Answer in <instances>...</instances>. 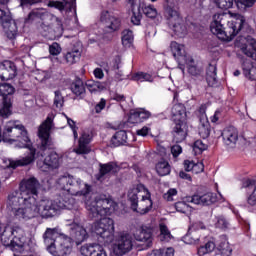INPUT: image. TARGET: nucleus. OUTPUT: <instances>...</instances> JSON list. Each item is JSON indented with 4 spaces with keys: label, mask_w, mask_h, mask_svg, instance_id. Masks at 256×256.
Wrapping results in <instances>:
<instances>
[{
    "label": "nucleus",
    "mask_w": 256,
    "mask_h": 256,
    "mask_svg": "<svg viewBox=\"0 0 256 256\" xmlns=\"http://www.w3.org/2000/svg\"><path fill=\"white\" fill-rule=\"evenodd\" d=\"M153 209V200L151 199V193L147 191L145 196L138 201L136 204V209H132L134 213H138V215H147Z\"/></svg>",
    "instance_id": "nucleus-20"
},
{
    "label": "nucleus",
    "mask_w": 256,
    "mask_h": 256,
    "mask_svg": "<svg viewBox=\"0 0 256 256\" xmlns=\"http://www.w3.org/2000/svg\"><path fill=\"white\" fill-rule=\"evenodd\" d=\"M198 133L202 139H207L211 135V124H209V121L200 124Z\"/></svg>",
    "instance_id": "nucleus-47"
},
{
    "label": "nucleus",
    "mask_w": 256,
    "mask_h": 256,
    "mask_svg": "<svg viewBox=\"0 0 256 256\" xmlns=\"http://www.w3.org/2000/svg\"><path fill=\"white\" fill-rule=\"evenodd\" d=\"M244 75H246V77H249V79L251 81H255L256 80V68L252 67L248 70L244 69Z\"/></svg>",
    "instance_id": "nucleus-61"
},
{
    "label": "nucleus",
    "mask_w": 256,
    "mask_h": 256,
    "mask_svg": "<svg viewBox=\"0 0 256 256\" xmlns=\"http://www.w3.org/2000/svg\"><path fill=\"white\" fill-rule=\"evenodd\" d=\"M166 17L168 19V25L170 29L174 31L175 35H178V37L187 35V26L185 25V21H183V17L179 14V11L172 7H167Z\"/></svg>",
    "instance_id": "nucleus-8"
},
{
    "label": "nucleus",
    "mask_w": 256,
    "mask_h": 256,
    "mask_svg": "<svg viewBox=\"0 0 256 256\" xmlns=\"http://www.w3.org/2000/svg\"><path fill=\"white\" fill-rule=\"evenodd\" d=\"M40 187L39 180L35 177H31L27 180H24L20 184V191H26L28 197H36L38 189Z\"/></svg>",
    "instance_id": "nucleus-21"
},
{
    "label": "nucleus",
    "mask_w": 256,
    "mask_h": 256,
    "mask_svg": "<svg viewBox=\"0 0 256 256\" xmlns=\"http://www.w3.org/2000/svg\"><path fill=\"white\" fill-rule=\"evenodd\" d=\"M57 187L62 191H66L69 195L85 196L91 193V186L87 183H83L81 178H77L73 175L61 176L57 180Z\"/></svg>",
    "instance_id": "nucleus-5"
},
{
    "label": "nucleus",
    "mask_w": 256,
    "mask_h": 256,
    "mask_svg": "<svg viewBox=\"0 0 256 256\" xmlns=\"http://www.w3.org/2000/svg\"><path fill=\"white\" fill-rule=\"evenodd\" d=\"M159 237H160V240L166 241V243H168V241H171L173 236L171 235V231H169V228H167V225L160 224V236Z\"/></svg>",
    "instance_id": "nucleus-49"
},
{
    "label": "nucleus",
    "mask_w": 256,
    "mask_h": 256,
    "mask_svg": "<svg viewBox=\"0 0 256 256\" xmlns=\"http://www.w3.org/2000/svg\"><path fill=\"white\" fill-rule=\"evenodd\" d=\"M60 165L61 161L59 154H57V152H51L45 157L42 166H40V169L44 173H47L49 171H55V169H59Z\"/></svg>",
    "instance_id": "nucleus-18"
},
{
    "label": "nucleus",
    "mask_w": 256,
    "mask_h": 256,
    "mask_svg": "<svg viewBox=\"0 0 256 256\" xmlns=\"http://www.w3.org/2000/svg\"><path fill=\"white\" fill-rule=\"evenodd\" d=\"M222 139L223 143L227 145V147H235L237 145V141L239 140V132L237 128L233 126H229L222 131Z\"/></svg>",
    "instance_id": "nucleus-22"
},
{
    "label": "nucleus",
    "mask_w": 256,
    "mask_h": 256,
    "mask_svg": "<svg viewBox=\"0 0 256 256\" xmlns=\"http://www.w3.org/2000/svg\"><path fill=\"white\" fill-rule=\"evenodd\" d=\"M206 81L209 87H215L217 85V64H209L206 71Z\"/></svg>",
    "instance_id": "nucleus-38"
},
{
    "label": "nucleus",
    "mask_w": 256,
    "mask_h": 256,
    "mask_svg": "<svg viewBox=\"0 0 256 256\" xmlns=\"http://www.w3.org/2000/svg\"><path fill=\"white\" fill-rule=\"evenodd\" d=\"M93 140V135L89 132H83L78 141V147L74 149L77 155H87L91 153L89 144Z\"/></svg>",
    "instance_id": "nucleus-19"
},
{
    "label": "nucleus",
    "mask_w": 256,
    "mask_h": 256,
    "mask_svg": "<svg viewBox=\"0 0 256 256\" xmlns=\"http://www.w3.org/2000/svg\"><path fill=\"white\" fill-rule=\"evenodd\" d=\"M215 226L218 229H223L225 231L226 229H229L230 223H229V220H227V218H225V216H219L217 218V222H216Z\"/></svg>",
    "instance_id": "nucleus-50"
},
{
    "label": "nucleus",
    "mask_w": 256,
    "mask_h": 256,
    "mask_svg": "<svg viewBox=\"0 0 256 256\" xmlns=\"http://www.w3.org/2000/svg\"><path fill=\"white\" fill-rule=\"evenodd\" d=\"M55 97H54V105L57 109H61L63 107V104L65 103V100L63 98V95L61 94L60 90H56L54 92Z\"/></svg>",
    "instance_id": "nucleus-51"
},
{
    "label": "nucleus",
    "mask_w": 256,
    "mask_h": 256,
    "mask_svg": "<svg viewBox=\"0 0 256 256\" xmlns=\"http://www.w3.org/2000/svg\"><path fill=\"white\" fill-rule=\"evenodd\" d=\"M171 153H172L173 157H177L183 153V148L181 147V145L176 144L171 147Z\"/></svg>",
    "instance_id": "nucleus-63"
},
{
    "label": "nucleus",
    "mask_w": 256,
    "mask_h": 256,
    "mask_svg": "<svg viewBox=\"0 0 256 256\" xmlns=\"http://www.w3.org/2000/svg\"><path fill=\"white\" fill-rule=\"evenodd\" d=\"M117 203L106 195H99L93 201L86 202V209L92 219H98L94 224V233L103 239L104 243H112L115 239V221L107 215L117 211Z\"/></svg>",
    "instance_id": "nucleus-1"
},
{
    "label": "nucleus",
    "mask_w": 256,
    "mask_h": 256,
    "mask_svg": "<svg viewBox=\"0 0 256 256\" xmlns=\"http://www.w3.org/2000/svg\"><path fill=\"white\" fill-rule=\"evenodd\" d=\"M70 90L76 97H84L86 93V84L81 78H76L70 85Z\"/></svg>",
    "instance_id": "nucleus-34"
},
{
    "label": "nucleus",
    "mask_w": 256,
    "mask_h": 256,
    "mask_svg": "<svg viewBox=\"0 0 256 256\" xmlns=\"http://www.w3.org/2000/svg\"><path fill=\"white\" fill-rule=\"evenodd\" d=\"M149 133H151V128L149 126H144L136 131V135L139 137H147Z\"/></svg>",
    "instance_id": "nucleus-60"
},
{
    "label": "nucleus",
    "mask_w": 256,
    "mask_h": 256,
    "mask_svg": "<svg viewBox=\"0 0 256 256\" xmlns=\"http://www.w3.org/2000/svg\"><path fill=\"white\" fill-rule=\"evenodd\" d=\"M14 216L16 219H23L24 221H29L30 219L41 217L39 202H37V198L30 196L22 208L14 212Z\"/></svg>",
    "instance_id": "nucleus-7"
},
{
    "label": "nucleus",
    "mask_w": 256,
    "mask_h": 256,
    "mask_svg": "<svg viewBox=\"0 0 256 256\" xmlns=\"http://www.w3.org/2000/svg\"><path fill=\"white\" fill-rule=\"evenodd\" d=\"M148 19H155L157 17V8L153 6V4H148L145 2H139V5L136 9L133 8V14L131 17V21L133 25H141V19H143V14Z\"/></svg>",
    "instance_id": "nucleus-10"
},
{
    "label": "nucleus",
    "mask_w": 256,
    "mask_h": 256,
    "mask_svg": "<svg viewBox=\"0 0 256 256\" xmlns=\"http://www.w3.org/2000/svg\"><path fill=\"white\" fill-rule=\"evenodd\" d=\"M171 135L174 143H183L187 139L189 126L187 125V108L181 103H176L171 109Z\"/></svg>",
    "instance_id": "nucleus-3"
},
{
    "label": "nucleus",
    "mask_w": 256,
    "mask_h": 256,
    "mask_svg": "<svg viewBox=\"0 0 256 256\" xmlns=\"http://www.w3.org/2000/svg\"><path fill=\"white\" fill-rule=\"evenodd\" d=\"M160 253V256H175V249L173 247L161 248Z\"/></svg>",
    "instance_id": "nucleus-62"
},
{
    "label": "nucleus",
    "mask_w": 256,
    "mask_h": 256,
    "mask_svg": "<svg viewBox=\"0 0 256 256\" xmlns=\"http://www.w3.org/2000/svg\"><path fill=\"white\" fill-rule=\"evenodd\" d=\"M65 235L59 233L57 228H47L43 234L44 243L49 251V247H54L58 239H64Z\"/></svg>",
    "instance_id": "nucleus-23"
},
{
    "label": "nucleus",
    "mask_w": 256,
    "mask_h": 256,
    "mask_svg": "<svg viewBox=\"0 0 256 256\" xmlns=\"http://www.w3.org/2000/svg\"><path fill=\"white\" fill-rule=\"evenodd\" d=\"M245 24L246 21L243 15H237L235 21L229 24L227 14L218 13L213 16L210 31L222 41H233L239 34V31L243 30Z\"/></svg>",
    "instance_id": "nucleus-2"
},
{
    "label": "nucleus",
    "mask_w": 256,
    "mask_h": 256,
    "mask_svg": "<svg viewBox=\"0 0 256 256\" xmlns=\"http://www.w3.org/2000/svg\"><path fill=\"white\" fill-rule=\"evenodd\" d=\"M217 246L215 245V242L209 240L208 242L205 243V245L200 246L198 248V255L199 256H205L207 253H213L215 251V248Z\"/></svg>",
    "instance_id": "nucleus-45"
},
{
    "label": "nucleus",
    "mask_w": 256,
    "mask_h": 256,
    "mask_svg": "<svg viewBox=\"0 0 256 256\" xmlns=\"http://www.w3.org/2000/svg\"><path fill=\"white\" fill-rule=\"evenodd\" d=\"M66 62L69 65L77 63L81 59V48H74L70 52H67L65 55Z\"/></svg>",
    "instance_id": "nucleus-41"
},
{
    "label": "nucleus",
    "mask_w": 256,
    "mask_h": 256,
    "mask_svg": "<svg viewBox=\"0 0 256 256\" xmlns=\"http://www.w3.org/2000/svg\"><path fill=\"white\" fill-rule=\"evenodd\" d=\"M185 65L188 69V73L193 77H198V75H201V69L197 68V65H195V60L191 56L183 61V66H179L182 71H185Z\"/></svg>",
    "instance_id": "nucleus-35"
},
{
    "label": "nucleus",
    "mask_w": 256,
    "mask_h": 256,
    "mask_svg": "<svg viewBox=\"0 0 256 256\" xmlns=\"http://www.w3.org/2000/svg\"><path fill=\"white\" fill-rule=\"evenodd\" d=\"M5 29V34L8 39H15L19 33V30L17 28V22L15 20L11 19V16H9L8 21H4L2 24Z\"/></svg>",
    "instance_id": "nucleus-33"
},
{
    "label": "nucleus",
    "mask_w": 256,
    "mask_h": 256,
    "mask_svg": "<svg viewBox=\"0 0 256 256\" xmlns=\"http://www.w3.org/2000/svg\"><path fill=\"white\" fill-rule=\"evenodd\" d=\"M17 77V66L15 62L9 60L4 61L0 65V79L1 81H11Z\"/></svg>",
    "instance_id": "nucleus-17"
},
{
    "label": "nucleus",
    "mask_w": 256,
    "mask_h": 256,
    "mask_svg": "<svg viewBox=\"0 0 256 256\" xmlns=\"http://www.w3.org/2000/svg\"><path fill=\"white\" fill-rule=\"evenodd\" d=\"M49 53L50 55L54 56L59 55L61 53V46L59 45V43H52V45L49 46Z\"/></svg>",
    "instance_id": "nucleus-57"
},
{
    "label": "nucleus",
    "mask_w": 256,
    "mask_h": 256,
    "mask_svg": "<svg viewBox=\"0 0 256 256\" xmlns=\"http://www.w3.org/2000/svg\"><path fill=\"white\" fill-rule=\"evenodd\" d=\"M47 15V12L43 9H33L28 16L25 18L24 23L26 25H30L31 23H39V21H43Z\"/></svg>",
    "instance_id": "nucleus-30"
},
{
    "label": "nucleus",
    "mask_w": 256,
    "mask_h": 256,
    "mask_svg": "<svg viewBox=\"0 0 256 256\" xmlns=\"http://www.w3.org/2000/svg\"><path fill=\"white\" fill-rule=\"evenodd\" d=\"M81 253L84 256H107L103 246L99 244H90L89 246H83L81 248Z\"/></svg>",
    "instance_id": "nucleus-29"
},
{
    "label": "nucleus",
    "mask_w": 256,
    "mask_h": 256,
    "mask_svg": "<svg viewBox=\"0 0 256 256\" xmlns=\"http://www.w3.org/2000/svg\"><path fill=\"white\" fill-rule=\"evenodd\" d=\"M175 209L178 211V213H189L191 211V207L187 205L185 202H176L175 203Z\"/></svg>",
    "instance_id": "nucleus-54"
},
{
    "label": "nucleus",
    "mask_w": 256,
    "mask_h": 256,
    "mask_svg": "<svg viewBox=\"0 0 256 256\" xmlns=\"http://www.w3.org/2000/svg\"><path fill=\"white\" fill-rule=\"evenodd\" d=\"M139 189L133 188L128 192V201L130 202L131 209H137V204L139 203Z\"/></svg>",
    "instance_id": "nucleus-42"
},
{
    "label": "nucleus",
    "mask_w": 256,
    "mask_h": 256,
    "mask_svg": "<svg viewBox=\"0 0 256 256\" xmlns=\"http://www.w3.org/2000/svg\"><path fill=\"white\" fill-rule=\"evenodd\" d=\"M122 45L125 47L133 45V31L126 29L122 32Z\"/></svg>",
    "instance_id": "nucleus-48"
},
{
    "label": "nucleus",
    "mask_w": 256,
    "mask_h": 256,
    "mask_svg": "<svg viewBox=\"0 0 256 256\" xmlns=\"http://www.w3.org/2000/svg\"><path fill=\"white\" fill-rule=\"evenodd\" d=\"M147 119H151V112L149 110H145V108H137L130 112L128 122L135 125L137 123H145Z\"/></svg>",
    "instance_id": "nucleus-24"
},
{
    "label": "nucleus",
    "mask_w": 256,
    "mask_h": 256,
    "mask_svg": "<svg viewBox=\"0 0 256 256\" xmlns=\"http://www.w3.org/2000/svg\"><path fill=\"white\" fill-rule=\"evenodd\" d=\"M73 205H75V199L70 195L65 196V198L60 197L57 200L42 199L38 202L42 219H51L59 213L60 209H71Z\"/></svg>",
    "instance_id": "nucleus-4"
},
{
    "label": "nucleus",
    "mask_w": 256,
    "mask_h": 256,
    "mask_svg": "<svg viewBox=\"0 0 256 256\" xmlns=\"http://www.w3.org/2000/svg\"><path fill=\"white\" fill-rule=\"evenodd\" d=\"M131 249H133V237L129 234H124L118 239L114 253L118 256H122L125 255V253H129Z\"/></svg>",
    "instance_id": "nucleus-16"
},
{
    "label": "nucleus",
    "mask_w": 256,
    "mask_h": 256,
    "mask_svg": "<svg viewBox=\"0 0 256 256\" xmlns=\"http://www.w3.org/2000/svg\"><path fill=\"white\" fill-rule=\"evenodd\" d=\"M235 0H214L219 9H231Z\"/></svg>",
    "instance_id": "nucleus-53"
},
{
    "label": "nucleus",
    "mask_w": 256,
    "mask_h": 256,
    "mask_svg": "<svg viewBox=\"0 0 256 256\" xmlns=\"http://www.w3.org/2000/svg\"><path fill=\"white\" fill-rule=\"evenodd\" d=\"M156 173L159 177H165L171 174V165L167 160L161 158L155 165Z\"/></svg>",
    "instance_id": "nucleus-36"
},
{
    "label": "nucleus",
    "mask_w": 256,
    "mask_h": 256,
    "mask_svg": "<svg viewBox=\"0 0 256 256\" xmlns=\"http://www.w3.org/2000/svg\"><path fill=\"white\" fill-rule=\"evenodd\" d=\"M132 81H137V83H143L148 81V83H153V76L145 72H137L132 75Z\"/></svg>",
    "instance_id": "nucleus-44"
},
{
    "label": "nucleus",
    "mask_w": 256,
    "mask_h": 256,
    "mask_svg": "<svg viewBox=\"0 0 256 256\" xmlns=\"http://www.w3.org/2000/svg\"><path fill=\"white\" fill-rule=\"evenodd\" d=\"M188 203H194V205H212L217 201V198L213 196V193H206L204 195L195 194L186 198Z\"/></svg>",
    "instance_id": "nucleus-26"
},
{
    "label": "nucleus",
    "mask_w": 256,
    "mask_h": 256,
    "mask_svg": "<svg viewBox=\"0 0 256 256\" xmlns=\"http://www.w3.org/2000/svg\"><path fill=\"white\" fill-rule=\"evenodd\" d=\"M9 11H5L2 8H0V23L4 24L5 21H9Z\"/></svg>",
    "instance_id": "nucleus-64"
},
{
    "label": "nucleus",
    "mask_w": 256,
    "mask_h": 256,
    "mask_svg": "<svg viewBox=\"0 0 256 256\" xmlns=\"http://www.w3.org/2000/svg\"><path fill=\"white\" fill-rule=\"evenodd\" d=\"M170 49L173 54V57L178 62V65L183 67V62L187 60V53L185 52V46L183 44H179L176 41H172L170 43Z\"/></svg>",
    "instance_id": "nucleus-25"
},
{
    "label": "nucleus",
    "mask_w": 256,
    "mask_h": 256,
    "mask_svg": "<svg viewBox=\"0 0 256 256\" xmlns=\"http://www.w3.org/2000/svg\"><path fill=\"white\" fill-rule=\"evenodd\" d=\"M177 195V189L175 188H170L167 193L164 194V199L166 201H173V197H176Z\"/></svg>",
    "instance_id": "nucleus-59"
},
{
    "label": "nucleus",
    "mask_w": 256,
    "mask_h": 256,
    "mask_svg": "<svg viewBox=\"0 0 256 256\" xmlns=\"http://www.w3.org/2000/svg\"><path fill=\"white\" fill-rule=\"evenodd\" d=\"M125 143H127V131L120 130L112 136L110 147H121V145H125Z\"/></svg>",
    "instance_id": "nucleus-37"
},
{
    "label": "nucleus",
    "mask_w": 256,
    "mask_h": 256,
    "mask_svg": "<svg viewBox=\"0 0 256 256\" xmlns=\"http://www.w3.org/2000/svg\"><path fill=\"white\" fill-rule=\"evenodd\" d=\"M15 93V88L11 84L3 83L0 84V96L5 98L11 99V95Z\"/></svg>",
    "instance_id": "nucleus-43"
},
{
    "label": "nucleus",
    "mask_w": 256,
    "mask_h": 256,
    "mask_svg": "<svg viewBox=\"0 0 256 256\" xmlns=\"http://www.w3.org/2000/svg\"><path fill=\"white\" fill-rule=\"evenodd\" d=\"M100 21L104 25L106 33H115L121 28V20L115 16H111L109 11H103L100 16Z\"/></svg>",
    "instance_id": "nucleus-15"
},
{
    "label": "nucleus",
    "mask_w": 256,
    "mask_h": 256,
    "mask_svg": "<svg viewBox=\"0 0 256 256\" xmlns=\"http://www.w3.org/2000/svg\"><path fill=\"white\" fill-rule=\"evenodd\" d=\"M134 238L136 239V241L146 243V247H151L153 243V232L150 228L142 227L136 230Z\"/></svg>",
    "instance_id": "nucleus-27"
},
{
    "label": "nucleus",
    "mask_w": 256,
    "mask_h": 256,
    "mask_svg": "<svg viewBox=\"0 0 256 256\" xmlns=\"http://www.w3.org/2000/svg\"><path fill=\"white\" fill-rule=\"evenodd\" d=\"M86 84V87L90 93H97L99 91V83L95 81H88Z\"/></svg>",
    "instance_id": "nucleus-58"
},
{
    "label": "nucleus",
    "mask_w": 256,
    "mask_h": 256,
    "mask_svg": "<svg viewBox=\"0 0 256 256\" xmlns=\"http://www.w3.org/2000/svg\"><path fill=\"white\" fill-rule=\"evenodd\" d=\"M39 153L37 149H30L27 151L26 155L20 157L16 160L13 158H4L2 161L5 165L4 169H17L18 167H27L33 165V162L37 160Z\"/></svg>",
    "instance_id": "nucleus-9"
},
{
    "label": "nucleus",
    "mask_w": 256,
    "mask_h": 256,
    "mask_svg": "<svg viewBox=\"0 0 256 256\" xmlns=\"http://www.w3.org/2000/svg\"><path fill=\"white\" fill-rule=\"evenodd\" d=\"M66 119H67V123H68L69 127L72 130L74 139L77 140L79 138V134L77 133L79 128L75 125V121H73V119H71L67 116H66Z\"/></svg>",
    "instance_id": "nucleus-56"
},
{
    "label": "nucleus",
    "mask_w": 256,
    "mask_h": 256,
    "mask_svg": "<svg viewBox=\"0 0 256 256\" xmlns=\"http://www.w3.org/2000/svg\"><path fill=\"white\" fill-rule=\"evenodd\" d=\"M53 31V25L42 22L40 25V32L43 37H49V34Z\"/></svg>",
    "instance_id": "nucleus-55"
},
{
    "label": "nucleus",
    "mask_w": 256,
    "mask_h": 256,
    "mask_svg": "<svg viewBox=\"0 0 256 256\" xmlns=\"http://www.w3.org/2000/svg\"><path fill=\"white\" fill-rule=\"evenodd\" d=\"M217 251L221 256H231L233 255V248L227 240H222L216 247Z\"/></svg>",
    "instance_id": "nucleus-40"
},
{
    "label": "nucleus",
    "mask_w": 256,
    "mask_h": 256,
    "mask_svg": "<svg viewBox=\"0 0 256 256\" xmlns=\"http://www.w3.org/2000/svg\"><path fill=\"white\" fill-rule=\"evenodd\" d=\"M67 0H53L49 2L50 7H54L55 9H58L59 11H64L65 7H67Z\"/></svg>",
    "instance_id": "nucleus-52"
},
{
    "label": "nucleus",
    "mask_w": 256,
    "mask_h": 256,
    "mask_svg": "<svg viewBox=\"0 0 256 256\" xmlns=\"http://www.w3.org/2000/svg\"><path fill=\"white\" fill-rule=\"evenodd\" d=\"M70 235L78 241H85L87 230H85V228L79 224V220L76 219L73 224H70Z\"/></svg>",
    "instance_id": "nucleus-31"
},
{
    "label": "nucleus",
    "mask_w": 256,
    "mask_h": 256,
    "mask_svg": "<svg viewBox=\"0 0 256 256\" xmlns=\"http://www.w3.org/2000/svg\"><path fill=\"white\" fill-rule=\"evenodd\" d=\"M236 46L240 47L242 53L246 55V57H250L254 61H256V40L251 36H239L236 39Z\"/></svg>",
    "instance_id": "nucleus-12"
},
{
    "label": "nucleus",
    "mask_w": 256,
    "mask_h": 256,
    "mask_svg": "<svg viewBox=\"0 0 256 256\" xmlns=\"http://www.w3.org/2000/svg\"><path fill=\"white\" fill-rule=\"evenodd\" d=\"M19 238L15 237V228L6 226L1 234V243L4 247H9L11 251H18L23 247V244L18 243Z\"/></svg>",
    "instance_id": "nucleus-13"
},
{
    "label": "nucleus",
    "mask_w": 256,
    "mask_h": 256,
    "mask_svg": "<svg viewBox=\"0 0 256 256\" xmlns=\"http://www.w3.org/2000/svg\"><path fill=\"white\" fill-rule=\"evenodd\" d=\"M30 197L27 191L15 190L8 195L7 207L15 214L28 202Z\"/></svg>",
    "instance_id": "nucleus-11"
},
{
    "label": "nucleus",
    "mask_w": 256,
    "mask_h": 256,
    "mask_svg": "<svg viewBox=\"0 0 256 256\" xmlns=\"http://www.w3.org/2000/svg\"><path fill=\"white\" fill-rule=\"evenodd\" d=\"M242 189H247V191H252L247 197V205L249 207H256V182L255 180L247 179L242 183Z\"/></svg>",
    "instance_id": "nucleus-28"
},
{
    "label": "nucleus",
    "mask_w": 256,
    "mask_h": 256,
    "mask_svg": "<svg viewBox=\"0 0 256 256\" xmlns=\"http://www.w3.org/2000/svg\"><path fill=\"white\" fill-rule=\"evenodd\" d=\"M2 103L3 106L0 109V117H3V119H7V117L11 115V98H4Z\"/></svg>",
    "instance_id": "nucleus-46"
},
{
    "label": "nucleus",
    "mask_w": 256,
    "mask_h": 256,
    "mask_svg": "<svg viewBox=\"0 0 256 256\" xmlns=\"http://www.w3.org/2000/svg\"><path fill=\"white\" fill-rule=\"evenodd\" d=\"M199 239H201V232L191 228H189L187 234L183 237V241L187 245H195L199 243Z\"/></svg>",
    "instance_id": "nucleus-39"
},
{
    "label": "nucleus",
    "mask_w": 256,
    "mask_h": 256,
    "mask_svg": "<svg viewBox=\"0 0 256 256\" xmlns=\"http://www.w3.org/2000/svg\"><path fill=\"white\" fill-rule=\"evenodd\" d=\"M109 173H119V166L115 162H108L106 164H100L99 174L97 175L98 181H101L105 175Z\"/></svg>",
    "instance_id": "nucleus-32"
},
{
    "label": "nucleus",
    "mask_w": 256,
    "mask_h": 256,
    "mask_svg": "<svg viewBox=\"0 0 256 256\" xmlns=\"http://www.w3.org/2000/svg\"><path fill=\"white\" fill-rule=\"evenodd\" d=\"M49 253L53 256H67L71 254V241L65 236L64 238H58L55 246L48 247Z\"/></svg>",
    "instance_id": "nucleus-14"
},
{
    "label": "nucleus",
    "mask_w": 256,
    "mask_h": 256,
    "mask_svg": "<svg viewBox=\"0 0 256 256\" xmlns=\"http://www.w3.org/2000/svg\"><path fill=\"white\" fill-rule=\"evenodd\" d=\"M53 125V116L48 115L46 120L42 123L38 130V137L40 139V151H47L55 149V143L51 138V127Z\"/></svg>",
    "instance_id": "nucleus-6"
}]
</instances>
